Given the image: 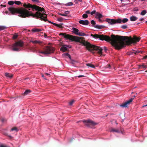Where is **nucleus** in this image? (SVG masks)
Returning <instances> with one entry per match:
<instances>
[{
  "label": "nucleus",
  "mask_w": 147,
  "mask_h": 147,
  "mask_svg": "<svg viewBox=\"0 0 147 147\" xmlns=\"http://www.w3.org/2000/svg\"><path fill=\"white\" fill-rule=\"evenodd\" d=\"M90 35L94 38H99L101 40H104L110 42L115 49L118 50L122 49L126 45L135 44L141 39L140 37H138L135 35H134L132 38L131 36L129 38L127 36L115 35L113 34L111 35V37L103 34H91Z\"/></svg>",
  "instance_id": "obj_1"
},
{
  "label": "nucleus",
  "mask_w": 147,
  "mask_h": 147,
  "mask_svg": "<svg viewBox=\"0 0 147 147\" xmlns=\"http://www.w3.org/2000/svg\"><path fill=\"white\" fill-rule=\"evenodd\" d=\"M10 13H9V15H15L16 13H18L20 14L18 16L22 18H26L30 16H32L33 18H36L37 19L40 18L41 20H43L46 22L47 20V14L44 13H42L38 11L36 12L35 14L32 13V12L29 11L28 10L24 8H15L13 7H10L8 8Z\"/></svg>",
  "instance_id": "obj_2"
},
{
  "label": "nucleus",
  "mask_w": 147,
  "mask_h": 147,
  "mask_svg": "<svg viewBox=\"0 0 147 147\" xmlns=\"http://www.w3.org/2000/svg\"><path fill=\"white\" fill-rule=\"evenodd\" d=\"M59 35L63 36L66 39H69L72 41L80 42L85 46L87 50L91 52H92L94 50L98 51V53L100 55L102 54V51L103 49L101 47L91 44L85 40L83 37L75 36L65 33H61Z\"/></svg>",
  "instance_id": "obj_3"
},
{
  "label": "nucleus",
  "mask_w": 147,
  "mask_h": 147,
  "mask_svg": "<svg viewBox=\"0 0 147 147\" xmlns=\"http://www.w3.org/2000/svg\"><path fill=\"white\" fill-rule=\"evenodd\" d=\"M27 3V4H26V3H24L23 6L25 8H29L28 10L29 11V10H30V8H32L33 11H34V9L36 11H44L45 9L43 7H41L35 5H32L28 3Z\"/></svg>",
  "instance_id": "obj_4"
},
{
  "label": "nucleus",
  "mask_w": 147,
  "mask_h": 147,
  "mask_svg": "<svg viewBox=\"0 0 147 147\" xmlns=\"http://www.w3.org/2000/svg\"><path fill=\"white\" fill-rule=\"evenodd\" d=\"M24 43L22 40H20L16 42L13 45L12 50L15 51H19L20 50V47L24 46Z\"/></svg>",
  "instance_id": "obj_5"
},
{
  "label": "nucleus",
  "mask_w": 147,
  "mask_h": 147,
  "mask_svg": "<svg viewBox=\"0 0 147 147\" xmlns=\"http://www.w3.org/2000/svg\"><path fill=\"white\" fill-rule=\"evenodd\" d=\"M44 51H39L40 53L44 54H50L55 51L54 48L51 46H47L43 48Z\"/></svg>",
  "instance_id": "obj_6"
},
{
  "label": "nucleus",
  "mask_w": 147,
  "mask_h": 147,
  "mask_svg": "<svg viewBox=\"0 0 147 147\" xmlns=\"http://www.w3.org/2000/svg\"><path fill=\"white\" fill-rule=\"evenodd\" d=\"M83 122L85 124L86 126L91 127L97 124V123L94 122L92 120H83Z\"/></svg>",
  "instance_id": "obj_7"
},
{
  "label": "nucleus",
  "mask_w": 147,
  "mask_h": 147,
  "mask_svg": "<svg viewBox=\"0 0 147 147\" xmlns=\"http://www.w3.org/2000/svg\"><path fill=\"white\" fill-rule=\"evenodd\" d=\"M106 21L109 23L110 24H113L117 23H120L122 22V20L120 18L118 19L117 20L114 19H107Z\"/></svg>",
  "instance_id": "obj_8"
},
{
  "label": "nucleus",
  "mask_w": 147,
  "mask_h": 147,
  "mask_svg": "<svg viewBox=\"0 0 147 147\" xmlns=\"http://www.w3.org/2000/svg\"><path fill=\"white\" fill-rule=\"evenodd\" d=\"M133 99L134 98H131L129 100L120 105V106L123 108H126L131 103Z\"/></svg>",
  "instance_id": "obj_9"
},
{
  "label": "nucleus",
  "mask_w": 147,
  "mask_h": 147,
  "mask_svg": "<svg viewBox=\"0 0 147 147\" xmlns=\"http://www.w3.org/2000/svg\"><path fill=\"white\" fill-rule=\"evenodd\" d=\"M79 23L81 24L84 25H88L89 24V22L88 20H80L79 21Z\"/></svg>",
  "instance_id": "obj_10"
},
{
  "label": "nucleus",
  "mask_w": 147,
  "mask_h": 147,
  "mask_svg": "<svg viewBox=\"0 0 147 147\" xmlns=\"http://www.w3.org/2000/svg\"><path fill=\"white\" fill-rule=\"evenodd\" d=\"M67 50V48L65 45L63 46L60 48V50L63 52H64Z\"/></svg>",
  "instance_id": "obj_11"
},
{
  "label": "nucleus",
  "mask_w": 147,
  "mask_h": 147,
  "mask_svg": "<svg viewBox=\"0 0 147 147\" xmlns=\"http://www.w3.org/2000/svg\"><path fill=\"white\" fill-rule=\"evenodd\" d=\"M121 131H120L118 129H115L114 128H112L110 130V132H115L117 133H120Z\"/></svg>",
  "instance_id": "obj_12"
},
{
  "label": "nucleus",
  "mask_w": 147,
  "mask_h": 147,
  "mask_svg": "<svg viewBox=\"0 0 147 147\" xmlns=\"http://www.w3.org/2000/svg\"><path fill=\"white\" fill-rule=\"evenodd\" d=\"M96 18L98 19L101 18L102 17V15L100 13L97 12L96 13Z\"/></svg>",
  "instance_id": "obj_13"
},
{
  "label": "nucleus",
  "mask_w": 147,
  "mask_h": 147,
  "mask_svg": "<svg viewBox=\"0 0 147 147\" xmlns=\"http://www.w3.org/2000/svg\"><path fill=\"white\" fill-rule=\"evenodd\" d=\"M93 26L95 27V28L98 29H101L105 27V26H104L102 25H96L95 26Z\"/></svg>",
  "instance_id": "obj_14"
},
{
  "label": "nucleus",
  "mask_w": 147,
  "mask_h": 147,
  "mask_svg": "<svg viewBox=\"0 0 147 147\" xmlns=\"http://www.w3.org/2000/svg\"><path fill=\"white\" fill-rule=\"evenodd\" d=\"M138 19V18L136 16H132L130 17V20L131 21H134Z\"/></svg>",
  "instance_id": "obj_15"
},
{
  "label": "nucleus",
  "mask_w": 147,
  "mask_h": 147,
  "mask_svg": "<svg viewBox=\"0 0 147 147\" xmlns=\"http://www.w3.org/2000/svg\"><path fill=\"white\" fill-rule=\"evenodd\" d=\"M72 30L73 31V32L75 34L77 35V34L79 32L78 30L76 28H73Z\"/></svg>",
  "instance_id": "obj_16"
},
{
  "label": "nucleus",
  "mask_w": 147,
  "mask_h": 147,
  "mask_svg": "<svg viewBox=\"0 0 147 147\" xmlns=\"http://www.w3.org/2000/svg\"><path fill=\"white\" fill-rule=\"evenodd\" d=\"M147 68V66L144 65V64L139 65V68L140 69H141L143 68Z\"/></svg>",
  "instance_id": "obj_17"
},
{
  "label": "nucleus",
  "mask_w": 147,
  "mask_h": 147,
  "mask_svg": "<svg viewBox=\"0 0 147 147\" xmlns=\"http://www.w3.org/2000/svg\"><path fill=\"white\" fill-rule=\"evenodd\" d=\"M53 24L54 25L56 26H57L59 28H63V26H62V25L63 24V23H61L60 24H58L56 23H53Z\"/></svg>",
  "instance_id": "obj_18"
},
{
  "label": "nucleus",
  "mask_w": 147,
  "mask_h": 147,
  "mask_svg": "<svg viewBox=\"0 0 147 147\" xmlns=\"http://www.w3.org/2000/svg\"><path fill=\"white\" fill-rule=\"evenodd\" d=\"M5 75L6 77H9L10 78H11L13 76V74L8 73H5Z\"/></svg>",
  "instance_id": "obj_19"
},
{
  "label": "nucleus",
  "mask_w": 147,
  "mask_h": 147,
  "mask_svg": "<svg viewBox=\"0 0 147 147\" xmlns=\"http://www.w3.org/2000/svg\"><path fill=\"white\" fill-rule=\"evenodd\" d=\"M31 92V90H26L24 93V95H26L28 94L29 93H30Z\"/></svg>",
  "instance_id": "obj_20"
},
{
  "label": "nucleus",
  "mask_w": 147,
  "mask_h": 147,
  "mask_svg": "<svg viewBox=\"0 0 147 147\" xmlns=\"http://www.w3.org/2000/svg\"><path fill=\"white\" fill-rule=\"evenodd\" d=\"M41 30V29H38L36 28H34L32 30V31L34 32H39Z\"/></svg>",
  "instance_id": "obj_21"
},
{
  "label": "nucleus",
  "mask_w": 147,
  "mask_h": 147,
  "mask_svg": "<svg viewBox=\"0 0 147 147\" xmlns=\"http://www.w3.org/2000/svg\"><path fill=\"white\" fill-rule=\"evenodd\" d=\"M31 42H32L34 44H40L41 43L40 41H37V40H31L30 41Z\"/></svg>",
  "instance_id": "obj_22"
},
{
  "label": "nucleus",
  "mask_w": 147,
  "mask_h": 147,
  "mask_svg": "<svg viewBox=\"0 0 147 147\" xmlns=\"http://www.w3.org/2000/svg\"><path fill=\"white\" fill-rule=\"evenodd\" d=\"M77 35L80 36H86V34L85 33L81 32H79Z\"/></svg>",
  "instance_id": "obj_23"
},
{
  "label": "nucleus",
  "mask_w": 147,
  "mask_h": 147,
  "mask_svg": "<svg viewBox=\"0 0 147 147\" xmlns=\"http://www.w3.org/2000/svg\"><path fill=\"white\" fill-rule=\"evenodd\" d=\"M63 56H67L69 57L70 60H71V57L70 55L68 53L64 54L63 55Z\"/></svg>",
  "instance_id": "obj_24"
},
{
  "label": "nucleus",
  "mask_w": 147,
  "mask_h": 147,
  "mask_svg": "<svg viewBox=\"0 0 147 147\" xmlns=\"http://www.w3.org/2000/svg\"><path fill=\"white\" fill-rule=\"evenodd\" d=\"M86 65L89 67H90L93 68H95V67L94 65L90 63H87L86 64Z\"/></svg>",
  "instance_id": "obj_25"
},
{
  "label": "nucleus",
  "mask_w": 147,
  "mask_h": 147,
  "mask_svg": "<svg viewBox=\"0 0 147 147\" xmlns=\"http://www.w3.org/2000/svg\"><path fill=\"white\" fill-rule=\"evenodd\" d=\"M18 130L16 127H14L12 128L11 129V131H15L16 132H17Z\"/></svg>",
  "instance_id": "obj_26"
},
{
  "label": "nucleus",
  "mask_w": 147,
  "mask_h": 147,
  "mask_svg": "<svg viewBox=\"0 0 147 147\" xmlns=\"http://www.w3.org/2000/svg\"><path fill=\"white\" fill-rule=\"evenodd\" d=\"M146 13V10H144L141 12L140 14L141 15L144 16L145 15Z\"/></svg>",
  "instance_id": "obj_27"
},
{
  "label": "nucleus",
  "mask_w": 147,
  "mask_h": 147,
  "mask_svg": "<svg viewBox=\"0 0 147 147\" xmlns=\"http://www.w3.org/2000/svg\"><path fill=\"white\" fill-rule=\"evenodd\" d=\"M128 21V19L127 18H124L122 20V22L123 23H126Z\"/></svg>",
  "instance_id": "obj_28"
},
{
  "label": "nucleus",
  "mask_w": 147,
  "mask_h": 147,
  "mask_svg": "<svg viewBox=\"0 0 147 147\" xmlns=\"http://www.w3.org/2000/svg\"><path fill=\"white\" fill-rule=\"evenodd\" d=\"M14 2L13 1H10L8 2V4L9 5H12L14 4Z\"/></svg>",
  "instance_id": "obj_29"
},
{
  "label": "nucleus",
  "mask_w": 147,
  "mask_h": 147,
  "mask_svg": "<svg viewBox=\"0 0 147 147\" xmlns=\"http://www.w3.org/2000/svg\"><path fill=\"white\" fill-rule=\"evenodd\" d=\"M6 27L4 26H0V31L6 29Z\"/></svg>",
  "instance_id": "obj_30"
},
{
  "label": "nucleus",
  "mask_w": 147,
  "mask_h": 147,
  "mask_svg": "<svg viewBox=\"0 0 147 147\" xmlns=\"http://www.w3.org/2000/svg\"><path fill=\"white\" fill-rule=\"evenodd\" d=\"M14 3L16 5H20L21 4H22L21 2L20 1H15Z\"/></svg>",
  "instance_id": "obj_31"
},
{
  "label": "nucleus",
  "mask_w": 147,
  "mask_h": 147,
  "mask_svg": "<svg viewBox=\"0 0 147 147\" xmlns=\"http://www.w3.org/2000/svg\"><path fill=\"white\" fill-rule=\"evenodd\" d=\"M66 6H71L73 5V3L71 2H69L68 3H67L66 4Z\"/></svg>",
  "instance_id": "obj_32"
},
{
  "label": "nucleus",
  "mask_w": 147,
  "mask_h": 147,
  "mask_svg": "<svg viewBox=\"0 0 147 147\" xmlns=\"http://www.w3.org/2000/svg\"><path fill=\"white\" fill-rule=\"evenodd\" d=\"M88 15L86 13L84 14L83 15L82 17L84 18H86L88 17Z\"/></svg>",
  "instance_id": "obj_33"
},
{
  "label": "nucleus",
  "mask_w": 147,
  "mask_h": 147,
  "mask_svg": "<svg viewBox=\"0 0 147 147\" xmlns=\"http://www.w3.org/2000/svg\"><path fill=\"white\" fill-rule=\"evenodd\" d=\"M121 28L123 29H125L127 28V25H124L121 26Z\"/></svg>",
  "instance_id": "obj_34"
},
{
  "label": "nucleus",
  "mask_w": 147,
  "mask_h": 147,
  "mask_svg": "<svg viewBox=\"0 0 147 147\" xmlns=\"http://www.w3.org/2000/svg\"><path fill=\"white\" fill-rule=\"evenodd\" d=\"M63 19L62 18L60 17L58 18L57 20L59 22H62Z\"/></svg>",
  "instance_id": "obj_35"
},
{
  "label": "nucleus",
  "mask_w": 147,
  "mask_h": 147,
  "mask_svg": "<svg viewBox=\"0 0 147 147\" xmlns=\"http://www.w3.org/2000/svg\"><path fill=\"white\" fill-rule=\"evenodd\" d=\"M91 23L92 24L93 26L96 25L95 24H96L94 20H92L91 21Z\"/></svg>",
  "instance_id": "obj_36"
},
{
  "label": "nucleus",
  "mask_w": 147,
  "mask_h": 147,
  "mask_svg": "<svg viewBox=\"0 0 147 147\" xmlns=\"http://www.w3.org/2000/svg\"><path fill=\"white\" fill-rule=\"evenodd\" d=\"M96 11L95 10H93L92 11L90 12V14L91 15H92L96 13Z\"/></svg>",
  "instance_id": "obj_37"
},
{
  "label": "nucleus",
  "mask_w": 147,
  "mask_h": 147,
  "mask_svg": "<svg viewBox=\"0 0 147 147\" xmlns=\"http://www.w3.org/2000/svg\"><path fill=\"white\" fill-rule=\"evenodd\" d=\"M69 13V11H67L65 12V14L66 15V16H67V15Z\"/></svg>",
  "instance_id": "obj_38"
},
{
  "label": "nucleus",
  "mask_w": 147,
  "mask_h": 147,
  "mask_svg": "<svg viewBox=\"0 0 147 147\" xmlns=\"http://www.w3.org/2000/svg\"><path fill=\"white\" fill-rule=\"evenodd\" d=\"M141 51H136L134 52V55H136L138 53H139Z\"/></svg>",
  "instance_id": "obj_39"
},
{
  "label": "nucleus",
  "mask_w": 147,
  "mask_h": 147,
  "mask_svg": "<svg viewBox=\"0 0 147 147\" xmlns=\"http://www.w3.org/2000/svg\"><path fill=\"white\" fill-rule=\"evenodd\" d=\"M134 54V51H131L128 54V55H133Z\"/></svg>",
  "instance_id": "obj_40"
},
{
  "label": "nucleus",
  "mask_w": 147,
  "mask_h": 147,
  "mask_svg": "<svg viewBox=\"0 0 147 147\" xmlns=\"http://www.w3.org/2000/svg\"><path fill=\"white\" fill-rule=\"evenodd\" d=\"M70 60L71 61V63L72 64H74L76 62V61H75L72 60L71 59V60Z\"/></svg>",
  "instance_id": "obj_41"
},
{
  "label": "nucleus",
  "mask_w": 147,
  "mask_h": 147,
  "mask_svg": "<svg viewBox=\"0 0 147 147\" xmlns=\"http://www.w3.org/2000/svg\"><path fill=\"white\" fill-rule=\"evenodd\" d=\"M74 102V100H72L69 103V105H72L73 104Z\"/></svg>",
  "instance_id": "obj_42"
},
{
  "label": "nucleus",
  "mask_w": 147,
  "mask_h": 147,
  "mask_svg": "<svg viewBox=\"0 0 147 147\" xmlns=\"http://www.w3.org/2000/svg\"><path fill=\"white\" fill-rule=\"evenodd\" d=\"M0 147H9V146L4 145L3 144H0Z\"/></svg>",
  "instance_id": "obj_43"
},
{
  "label": "nucleus",
  "mask_w": 147,
  "mask_h": 147,
  "mask_svg": "<svg viewBox=\"0 0 147 147\" xmlns=\"http://www.w3.org/2000/svg\"><path fill=\"white\" fill-rule=\"evenodd\" d=\"M58 14L59 15H60L62 16H66V15L65 14V13L64 14H62L60 13H58Z\"/></svg>",
  "instance_id": "obj_44"
},
{
  "label": "nucleus",
  "mask_w": 147,
  "mask_h": 147,
  "mask_svg": "<svg viewBox=\"0 0 147 147\" xmlns=\"http://www.w3.org/2000/svg\"><path fill=\"white\" fill-rule=\"evenodd\" d=\"M18 35H14L13 36V39H16L17 37H18Z\"/></svg>",
  "instance_id": "obj_45"
},
{
  "label": "nucleus",
  "mask_w": 147,
  "mask_h": 147,
  "mask_svg": "<svg viewBox=\"0 0 147 147\" xmlns=\"http://www.w3.org/2000/svg\"><path fill=\"white\" fill-rule=\"evenodd\" d=\"M32 1L33 2H39V0H32Z\"/></svg>",
  "instance_id": "obj_46"
},
{
  "label": "nucleus",
  "mask_w": 147,
  "mask_h": 147,
  "mask_svg": "<svg viewBox=\"0 0 147 147\" xmlns=\"http://www.w3.org/2000/svg\"><path fill=\"white\" fill-rule=\"evenodd\" d=\"M86 13L89 14V13H90V12L89 10H88L86 11Z\"/></svg>",
  "instance_id": "obj_47"
},
{
  "label": "nucleus",
  "mask_w": 147,
  "mask_h": 147,
  "mask_svg": "<svg viewBox=\"0 0 147 147\" xmlns=\"http://www.w3.org/2000/svg\"><path fill=\"white\" fill-rule=\"evenodd\" d=\"M84 77V76L83 75H80L78 76V78H80V77Z\"/></svg>",
  "instance_id": "obj_48"
},
{
  "label": "nucleus",
  "mask_w": 147,
  "mask_h": 147,
  "mask_svg": "<svg viewBox=\"0 0 147 147\" xmlns=\"http://www.w3.org/2000/svg\"><path fill=\"white\" fill-rule=\"evenodd\" d=\"M47 21L49 23H50L53 24V23H54L52 22H51L50 21L48 20Z\"/></svg>",
  "instance_id": "obj_49"
},
{
  "label": "nucleus",
  "mask_w": 147,
  "mask_h": 147,
  "mask_svg": "<svg viewBox=\"0 0 147 147\" xmlns=\"http://www.w3.org/2000/svg\"><path fill=\"white\" fill-rule=\"evenodd\" d=\"M147 58V55H146L144 57H143V59H146Z\"/></svg>",
  "instance_id": "obj_50"
},
{
  "label": "nucleus",
  "mask_w": 147,
  "mask_h": 147,
  "mask_svg": "<svg viewBox=\"0 0 147 147\" xmlns=\"http://www.w3.org/2000/svg\"><path fill=\"white\" fill-rule=\"evenodd\" d=\"M42 77H43L45 79V80H47V79L46 78L44 77L45 76H44V75H42Z\"/></svg>",
  "instance_id": "obj_51"
},
{
  "label": "nucleus",
  "mask_w": 147,
  "mask_h": 147,
  "mask_svg": "<svg viewBox=\"0 0 147 147\" xmlns=\"http://www.w3.org/2000/svg\"><path fill=\"white\" fill-rule=\"evenodd\" d=\"M98 21L100 22H102V20H100V18L98 19Z\"/></svg>",
  "instance_id": "obj_52"
},
{
  "label": "nucleus",
  "mask_w": 147,
  "mask_h": 147,
  "mask_svg": "<svg viewBox=\"0 0 147 147\" xmlns=\"http://www.w3.org/2000/svg\"><path fill=\"white\" fill-rule=\"evenodd\" d=\"M104 49L105 51H106L107 50V49L106 47H104Z\"/></svg>",
  "instance_id": "obj_53"
},
{
  "label": "nucleus",
  "mask_w": 147,
  "mask_h": 147,
  "mask_svg": "<svg viewBox=\"0 0 147 147\" xmlns=\"http://www.w3.org/2000/svg\"><path fill=\"white\" fill-rule=\"evenodd\" d=\"M45 75H46L47 76H48V75H50V74H48V73H46L45 74Z\"/></svg>",
  "instance_id": "obj_54"
},
{
  "label": "nucleus",
  "mask_w": 147,
  "mask_h": 147,
  "mask_svg": "<svg viewBox=\"0 0 147 147\" xmlns=\"http://www.w3.org/2000/svg\"><path fill=\"white\" fill-rule=\"evenodd\" d=\"M144 20V19L143 18H141L139 20L140 21H142Z\"/></svg>",
  "instance_id": "obj_55"
},
{
  "label": "nucleus",
  "mask_w": 147,
  "mask_h": 147,
  "mask_svg": "<svg viewBox=\"0 0 147 147\" xmlns=\"http://www.w3.org/2000/svg\"><path fill=\"white\" fill-rule=\"evenodd\" d=\"M1 6H3V7H6V5H1Z\"/></svg>",
  "instance_id": "obj_56"
},
{
  "label": "nucleus",
  "mask_w": 147,
  "mask_h": 147,
  "mask_svg": "<svg viewBox=\"0 0 147 147\" xmlns=\"http://www.w3.org/2000/svg\"><path fill=\"white\" fill-rule=\"evenodd\" d=\"M128 4V3H123V5L124 6H125L126 5H127V4Z\"/></svg>",
  "instance_id": "obj_57"
},
{
  "label": "nucleus",
  "mask_w": 147,
  "mask_h": 147,
  "mask_svg": "<svg viewBox=\"0 0 147 147\" xmlns=\"http://www.w3.org/2000/svg\"><path fill=\"white\" fill-rule=\"evenodd\" d=\"M10 138H11L12 137L11 136H7Z\"/></svg>",
  "instance_id": "obj_58"
},
{
  "label": "nucleus",
  "mask_w": 147,
  "mask_h": 147,
  "mask_svg": "<svg viewBox=\"0 0 147 147\" xmlns=\"http://www.w3.org/2000/svg\"><path fill=\"white\" fill-rule=\"evenodd\" d=\"M44 36L45 37H47V36L45 34L44 35Z\"/></svg>",
  "instance_id": "obj_59"
},
{
  "label": "nucleus",
  "mask_w": 147,
  "mask_h": 147,
  "mask_svg": "<svg viewBox=\"0 0 147 147\" xmlns=\"http://www.w3.org/2000/svg\"><path fill=\"white\" fill-rule=\"evenodd\" d=\"M108 67H107V68L110 67V65H108Z\"/></svg>",
  "instance_id": "obj_60"
},
{
  "label": "nucleus",
  "mask_w": 147,
  "mask_h": 147,
  "mask_svg": "<svg viewBox=\"0 0 147 147\" xmlns=\"http://www.w3.org/2000/svg\"><path fill=\"white\" fill-rule=\"evenodd\" d=\"M147 106V105H144L143 107H146Z\"/></svg>",
  "instance_id": "obj_61"
},
{
  "label": "nucleus",
  "mask_w": 147,
  "mask_h": 147,
  "mask_svg": "<svg viewBox=\"0 0 147 147\" xmlns=\"http://www.w3.org/2000/svg\"><path fill=\"white\" fill-rule=\"evenodd\" d=\"M5 13H6V14H7V13H8V12L7 11H5Z\"/></svg>",
  "instance_id": "obj_62"
},
{
  "label": "nucleus",
  "mask_w": 147,
  "mask_h": 147,
  "mask_svg": "<svg viewBox=\"0 0 147 147\" xmlns=\"http://www.w3.org/2000/svg\"><path fill=\"white\" fill-rule=\"evenodd\" d=\"M78 0L80 2H81L82 1V0Z\"/></svg>",
  "instance_id": "obj_63"
},
{
  "label": "nucleus",
  "mask_w": 147,
  "mask_h": 147,
  "mask_svg": "<svg viewBox=\"0 0 147 147\" xmlns=\"http://www.w3.org/2000/svg\"><path fill=\"white\" fill-rule=\"evenodd\" d=\"M140 24V23H137V25H138V24Z\"/></svg>",
  "instance_id": "obj_64"
}]
</instances>
